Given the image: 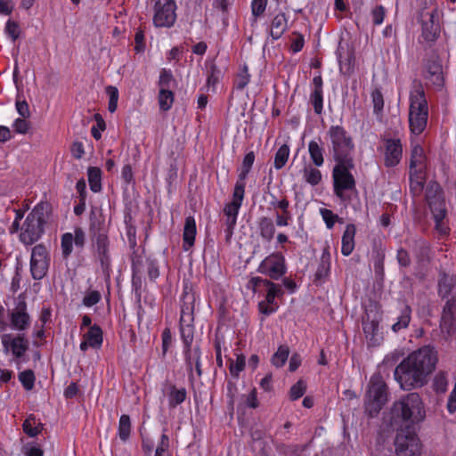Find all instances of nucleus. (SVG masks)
Masks as SVG:
<instances>
[{
    "label": "nucleus",
    "instance_id": "1",
    "mask_svg": "<svg viewBox=\"0 0 456 456\" xmlns=\"http://www.w3.org/2000/svg\"><path fill=\"white\" fill-rule=\"evenodd\" d=\"M437 361L433 347L423 346L412 352L395 370V379L403 390L421 387L435 369Z\"/></svg>",
    "mask_w": 456,
    "mask_h": 456
},
{
    "label": "nucleus",
    "instance_id": "2",
    "mask_svg": "<svg viewBox=\"0 0 456 456\" xmlns=\"http://www.w3.org/2000/svg\"><path fill=\"white\" fill-rule=\"evenodd\" d=\"M52 214V207L46 201L37 203L27 216L20 240L23 244L32 245L37 241L45 232V226L49 222Z\"/></svg>",
    "mask_w": 456,
    "mask_h": 456
},
{
    "label": "nucleus",
    "instance_id": "3",
    "mask_svg": "<svg viewBox=\"0 0 456 456\" xmlns=\"http://www.w3.org/2000/svg\"><path fill=\"white\" fill-rule=\"evenodd\" d=\"M330 140V151L336 163L354 161V142L346 130L338 125L331 126L327 132Z\"/></svg>",
    "mask_w": 456,
    "mask_h": 456
},
{
    "label": "nucleus",
    "instance_id": "4",
    "mask_svg": "<svg viewBox=\"0 0 456 456\" xmlns=\"http://www.w3.org/2000/svg\"><path fill=\"white\" fill-rule=\"evenodd\" d=\"M392 413L407 425L419 424L426 418L424 403L417 393H410L395 402Z\"/></svg>",
    "mask_w": 456,
    "mask_h": 456
},
{
    "label": "nucleus",
    "instance_id": "5",
    "mask_svg": "<svg viewBox=\"0 0 456 456\" xmlns=\"http://www.w3.org/2000/svg\"><path fill=\"white\" fill-rule=\"evenodd\" d=\"M428 105L424 89L415 86L410 93L409 126L413 134H420L426 128Z\"/></svg>",
    "mask_w": 456,
    "mask_h": 456
},
{
    "label": "nucleus",
    "instance_id": "6",
    "mask_svg": "<svg viewBox=\"0 0 456 456\" xmlns=\"http://www.w3.org/2000/svg\"><path fill=\"white\" fill-rule=\"evenodd\" d=\"M354 167V161L348 164L338 162L333 167V191L342 201H349L351 200L350 193L356 191L355 179L350 172Z\"/></svg>",
    "mask_w": 456,
    "mask_h": 456
},
{
    "label": "nucleus",
    "instance_id": "7",
    "mask_svg": "<svg viewBox=\"0 0 456 456\" xmlns=\"http://www.w3.org/2000/svg\"><path fill=\"white\" fill-rule=\"evenodd\" d=\"M387 402V387L379 373L374 374L370 380L365 398V411L370 416L377 415Z\"/></svg>",
    "mask_w": 456,
    "mask_h": 456
},
{
    "label": "nucleus",
    "instance_id": "8",
    "mask_svg": "<svg viewBox=\"0 0 456 456\" xmlns=\"http://www.w3.org/2000/svg\"><path fill=\"white\" fill-rule=\"evenodd\" d=\"M257 271L273 280H279L287 271L286 260L281 252H273L257 267Z\"/></svg>",
    "mask_w": 456,
    "mask_h": 456
},
{
    "label": "nucleus",
    "instance_id": "9",
    "mask_svg": "<svg viewBox=\"0 0 456 456\" xmlns=\"http://www.w3.org/2000/svg\"><path fill=\"white\" fill-rule=\"evenodd\" d=\"M176 4L175 0H156L154 5L153 23L159 28H170L176 20Z\"/></svg>",
    "mask_w": 456,
    "mask_h": 456
},
{
    "label": "nucleus",
    "instance_id": "10",
    "mask_svg": "<svg viewBox=\"0 0 456 456\" xmlns=\"http://www.w3.org/2000/svg\"><path fill=\"white\" fill-rule=\"evenodd\" d=\"M399 456H414L420 452V444L416 434L411 430L400 431L395 441Z\"/></svg>",
    "mask_w": 456,
    "mask_h": 456
},
{
    "label": "nucleus",
    "instance_id": "11",
    "mask_svg": "<svg viewBox=\"0 0 456 456\" xmlns=\"http://www.w3.org/2000/svg\"><path fill=\"white\" fill-rule=\"evenodd\" d=\"M10 327L16 331H24L31 324V317L27 310L24 297H20L13 309L9 313Z\"/></svg>",
    "mask_w": 456,
    "mask_h": 456
},
{
    "label": "nucleus",
    "instance_id": "12",
    "mask_svg": "<svg viewBox=\"0 0 456 456\" xmlns=\"http://www.w3.org/2000/svg\"><path fill=\"white\" fill-rule=\"evenodd\" d=\"M48 268V251L43 244H37L32 248L30 271L36 280L45 276Z\"/></svg>",
    "mask_w": 456,
    "mask_h": 456
},
{
    "label": "nucleus",
    "instance_id": "13",
    "mask_svg": "<svg viewBox=\"0 0 456 456\" xmlns=\"http://www.w3.org/2000/svg\"><path fill=\"white\" fill-rule=\"evenodd\" d=\"M86 244V232L81 227H76L73 232H65L61 238V254L68 258L73 252V246L82 249Z\"/></svg>",
    "mask_w": 456,
    "mask_h": 456
},
{
    "label": "nucleus",
    "instance_id": "14",
    "mask_svg": "<svg viewBox=\"0 0 456 456\" xmlns=\"http://www.w3.org/2000/svg\"><path fill=\"white\" fill-rule=\"evenodd\" d=\"M403 157V146L400 139L388 138L384 140V163L387 167L397 166Z\"/></svg>",
    "mask_w": 456,
    "mask_h": 456
},
{
    "label": "nucleus",
    "instance_id": "15",
    "mask_svg": "<svg viewBox=\"0 0 456 456\" xmlns=\"http://www.w3.org/2000/svg\"><path fill=\"white\" fill-rule=\"evenodd\" d=\"M2 344L7 352H11L14 357H22L28 349V342L24 335L12 336L4 334L1 338Z\"/></svg>",
    "mask_w": 456,
    "mask_h": 456
},
{
    "label": "nucleus",
    "instance_id": "16",
    "mask_svg": "<svg viewBox=\"0 0 456 456\" xmlns=\"http://www.w3.org/2000/svg\"><path fill=\"white\" fill-rule=\"evenodd\" d=\"M281 294V287H269L265 298L258 304L260 313L269 315L276 312L279 307L276 298H279Z\"/></svg>",
    "mask_w": 456,
    "mask_h": 456
},
{
    "label": "nucleus",
    "instance_id": "17",
    "mask_svg": "<svg viewBox=\"0 0 456 456\" xmlns=\"http://www.w3.org/2000/svg\"><path fill=\"white\" fill-rule=\"evenodd\" d=\"M424 77L434 86L442 87L444 85L443 68L437 59H430L425 65Z\"/></svg>",
    "mask_w": 456,
    "mask_h": 456
},
{
    "label": "nucleus",
    "instance_id": "18",
    "mask_svg": "<svg viewBox=\"0 0 456 456\" xmlns=\"http://www.w3.org/2000/svg\"><path fill=\"white\" fill-rule=\"evenodd\" d=\"M98 258L103 273H107L110 268V256L109 252V240L107 235L100 233L95 240Z\"/></svg>",
    "mask_w": 456,
    "mask_h": 456
},
{
    "label": "nucleus",
    "instance_id": "19",
    "mask_svg": "<svg viewBox=\"0 0 456 456\" xmlns=\"http://www.w3.org/2000/svg\"><path fill=\"white\" fill-rule=\"evenodd\" d=\"M322 78L321 76H315L313 78V90L310 94V102L314 107L316 114H322L323 110V91Z\"/></svg>",
    "mask_w": 456,
    "mask_h": 456
},
{
    "label": "nucleus",
    "instance_id": "20",
    "mask_svg": "<svg viewBox=\"0 0 456 456\" xmlns=\"http://www.w3.org/2000/svg\"><path fill=\"white\" fill-rule=\"evenodd\" d=\"M363 331L368 344L371 346H379L383 340V333L376 320L363 322Z\"/></svg>",
    "mask_w": 456,
    "mask_h": 456
},
{
    "label": "nucleus",
    "instance_id": "21",
    "mask_svg": "<svg viewBox=\"0 0 456 456\" xmlns=\"http://www.w3.org/2000/svg\"><path fill=\"white\" fill-rule=\"evenodd\" d=\"M102 344V331L99 326H91L88 331L84 335L80 344L82 351L87 350L88 347L99 348Z\"/></svg>",
    "mask_w": 456,
    "mask_h": 456
},
{
    "label": "nucleus",
    "instance_id": "22",
    "mask_svg": "<svg viewBox=\"0 0 456 456\" xmlns=\"http://www.w3.org/2000/svg\"><path fill=\"white\" fill-rule=\"evenodd\" d=\"M434 13L430 14L428 20H426L422 24L421 40L427 44L434 43L440 33V27L438 22H436Z\"/></svg>",
    "mask_w": 456,
    "mask_h": 456
},
{
    "label": "nucleus",
    "instance_id": "23",
    "mask_svg": "<svg viewBox=\"0 0 456 456\" xmlns=\"http://www.w3.org/2000/svg\"><path fill=\"white\" fill-rule=\"evenodd\" d=\"M240 207L241 206L237 203L230 202L226 204L224 208V213L226 216L225 233L227 239H230L232 235V232L237 223V217Z\"/></svg>",
    "mask_w": 456,
    "mask_h": 456
},
{
    "label": "nucleus",
    "instance_id": "24",
    "mask_svg": "<svg viewBox=\"0 0 456 456\" xmlns=\"http://www.w3.org/2000/svg\"><path fill=\"white\" fill-rule=\"evenodd\" d=\"M355 233V225L353 224H346L341 239V253L346 256H349L354 249Z\"/></svg>",
    "mask_w": 456,
    "mask_h": 456
},
{
    "label": "nucleus",
    "instance_id": "25",
    "mask_svg": "<svg viewBox=\"0 0 456 456\" xmlns=\"http://www.w3.org/2000/svg\"><path fill=\"white\" fill-rule=\"evenodd\" d=\"M197 233L196 229V222L193 216H187L185 218L183 232V249L185 251L189 250L193 245L195 241V237Z\"/></svg>",
    "mask_w": 456,
    "mask_h": 456
},
{
    "label": "nucleus",
    "instance_id": "26",
    "mask_svg": "<svg viewBox=\"0 0 456 456\" xmlns=\"http://www.w3.org/2000/svg\"><path fill=\"white\" fill-rule=\"evenodd\" d=\"M288 28V17L284 12L277 13L272 22L270 27V36L273 40H278L282 37L284 32Z\"/></svg>",
    "mask_w": 456,
    "mask_h": 456
},
{
    "label": "nucleus",
    "instance_id": "27",
    "mask_svg": "<svg viewBox=\"0 0 456 456\" xmlns=\"http://www.w3.org/2000/svg\"><path fill=\"white\" fill-rule=\"evenodd\" d=\"M440 326L442 330L449 336L456 332V318L452 314V305L449 303L444 308Z\"/></svg>",
    "mask_w": 456,
    "mask_h": 456
},
{
    "label": "nucleus",
    "instance_id": "28",
    "mask_svg": "<svg viewBox=\"0 0 456 456\" xmlns=\"http://www.w3.org/2000/svg\"><path fill=\"white\" fill-rule=\"evenodd\" d=\"M308 153L312 160V165L322 167L324 164V148L315 140L308 142Z\"/></svg>",
    "mask_w": 456,
    "mask_h": 456
},
{
    "label": "nucleus",
    "instance_id": "29",
    "mask_svg": "<svg viewBox=\"0 0 456 456\" xmlns=\"http://www.w3.org/2000/svg\"><path fill=\"white\" fill-rule=\"evenodd\" d=\"M319 167L308 164L305 165L302 170L303 180L312 185H318L322 180V172L318 169Z\"/></svg>",
    "mask_w": 456,
    "mask_h": 456
},
{
    "label": "nucleus",
    "instance_id": "30",
    "mask_svg": "<svg viewBox=\"0 0 456 456\" xmlns=\"http://www.w3.org/2000/svg\"><path fill=\"white\" fill-rule=\"evenodd\" d=\"M258 229L259 234L264 240L270 242L273 239L276 228L275 224L272 219L268 217L260 218L258 222Z\"/></svg>",
    "mask_w": 456,
    "mask_h": 456
},
{
    "label": "nucleus",
    "instance_id": "31",
    "mask_svg": "<svg viewBox=\"0 0 456 456\" xmlns=\"http://www.w3.org/2000/svg\"><path fill=\"white\" fill-rule=\"evenodd\" d=\"M425 168L424 150L421 146L415 145L411 150L410 170L417 171L420 169V171H425Z\"/></svg>",
    "mask_w": 456,
    "mask_h": 456
},
{
    "label": "nucleus",
    "instance_id": "32",
    "mask_svg": "<svg viewBox=\"0 0 456 456\" xmlns=\"http://www.w3.org/2000/svg\"><path fill=\"white\" fill-rule=\"evenodd\" d=\"M425 174L420 169L410 170V189L414 195L421 193L424 188Z\"/></svg>",
    "mask_w": 456,
    "mask_h": 456
},
{
    "label": "nucleus",
    "instance_id": "33",
    "mask_svg": "<svg viewBox=\"0 0 456 456\" xmlns=\"http://www.w3.org/2000/svg\"><path fill=\"white\" fill-rule=\"evenodd\" d=\"M411 308L408 305H403L400 309V314L396 318V322L391 327L392 330L397 333L400 330L406 329L411 322Z\"/></svg>",
    "mask_w": 456,
    "mask_h": 456
},
{
    "label": "nucleus",
    "instance_id": "34",
    "mask_svg": "<svg viewBox=\"0 0 456 456\" xmlns=\"http://www.w3.org/2000/svg\"><path fill=\"white\" fill-rule=\"evenodd\" d=\"M88 182L90 185V189L94 192H98L102 189V172L99 167H91L87 170Z\"/></svg>",
    "mask_w": 456,
    "mask_h": 456
},
{
    "label": "nucleus",
    "instance_id": "35",
    "mask_svg": "<svg viewBox=\"0 0 456 456\" xmlns=\"http://www.w3.org/2000/svg\"><path fill=\"white\" fill-rule=\"evenodd\" d=\"M42 430L40 422L34 417L28 416L23 423V431L29 436L34 437L37 436Z\"/></svg>",
    "mask_w": 456,
    "mask_h": 456
},
{
    "label": "nucleus",
    "instance_id": "36",
    "mask_svg": "<svg viewBox=\"0 0 456 456\" xmlns=\"http://www.w3.org/2000/svg\"><path fill=\"white\" fill-rule=\"evenodd\" d=\"M289 147L288 144H282L275 153L274 157V167L279 170L281 169L287 163L289 156Z\"/></svg>",
    "mask_w": 456,
    "mask_h": 456
},
{
    "label": "nucleus",
    "instance_id": "37",
    "mask_svg": "<svg viewBox=\"0 0 456 456\" xmlns=\"http://www.w3.org/2000/svg\"><path fill=\"white\" fill-rule=\"evenodd\" d=\"M131 433V421L128 415L123 414L119 418L118 436L122 441H126Z\"/></svg>",
    "mask_w": 456,
    "mask_h": 456
},
{
    "label": "nucleus",
    "instance_id": "38",
    "mask_svg": "<svg viewBox=\"0 0 456 456\" xmlns=\"http://www.w3.org/2000/svg\"><path fill=\"white\" fill-rule=\"evenodd\" d=\"M433 217L445 218L446 208L444 197L428 202Z\"/></svg>",
    "mask_w": 456,
    "mask_h": 456
},
{
    "label": "nucleus",
    "instance_id": "39",
    "mask_svg": "<svg viewBox=\"0 0 456 456\" xmlns=\"http://www.w3.org/2000/svg\"><path fill=\"white\" fill-rule=\"evenodd\" d=\"M250 82V74L247 65H244L238 72L234 79V87L237 90H243Z\"/></svg>",
    "mask_w": 456,
    "mask_h": 456
},
{
    "label": "nucleus",
    "instance_id": "40",
    "mask_svg": "<svg viewBox=\"0 0 456 456\" xmlns=\"http://www.w3.org/2000/svg\"><path fill=\"white\" fill-rule=\"evenodd\" d=\"M174 102V94L169 89H160L159 94V108L162 110H168L171 109Z\"/></svg>",
    "mask_w": 456,
    "mask_h": 456
},
{
    "label": "nucleus",
    "instance_id": "41",
    "mask_svg": "<svg viewBox=\"0 0 456 456\" xmlns=\"http://www.w3.org/2000/svg\"><path fill=\"white\" fill-rule=\"evenodd\" d=\"M289 350L287 346H280L276 353L272 357L273 364L277 367H282L288 360Z\"/></svg>",
    "mask_w": 456,
    "mask_h": 456
},
{
    "label": "nucleus",
    "instance_id": "42",
    "mask_svg": "<svg viewBox=\"0 0 456 456\" xmlns=\"http://www.w3.org/2000/svg\"><path fill=\"white\" fill-rule=\"evenodd\" d=\"M186 398V390L184 388H172L168 395V403L170 407H175L181 404Z\"/></svg>",
    "mask_w": 456,
    "mask_h": 456
},
{
    "label": "nucleus",
    "instance_id": "43",
    "mask_svg": "<svg viewBox=\"0 0 456 456\" xmlns=\"http://www.w3.org/2000/svg\"><path fill=\"white\" fill-rule=\"evenodd\" d=\"M230 361V373L234 376L238 377L239 374L244 370L246 365V359L243 354H236V359H229Z\"/></svg>",
    "mask_w": 456,
    "mask_h": 456
},
{
    "label": "nucleus",
    "instance_id": "44",
    "mask_svg": "<svg viewBox=\"0 0 456 456\" xmlns=\"http://www.w3.org/2000/svg\"><path fill=\"white\" fill-rule=\"evenodd\" d=\"M443 197V191L436 182H429L426 189V200L428 202Z\"/></svg>",
    "mask_w": 456,
    "mask_h": 456
},
{
    "label": "nucleus",
    "instance_id": "45",
    "mask_svg": "<svg viewBox=\"0 0 456 456\" xmlns=\"http://www.w3.org/2000/svg\"><path fill=\"white\" fill-rule=\"evenodd\" d=\"M320 215L322 216L328 229H332L337 222H341L339 216L330 209L320 208Z\"/></svg>",
    "mask_w": 456,
    "mask_h": 456
},
{
    "label": "nucleus",
    "instance_id": "46",
    "mask_svg": "<svg viewBox=\"0 0 456 456\" xmlns=\"http://www.w3.org/2000/svg\"><path fill=\"white\" fill-rule=\"evenodd\" d=\"M275 216V225L278 227H285L288 226L291 220H292V215L289 208H285V210H280L275 211L274 213Z\"/></svg>",
    "mask_w": 456,
    "mask_h": 456
},
{
    "label": "nucleus",
    "instance_id": "47",
    "mask_svg": "<svg viewBox=\"0 0 456 456\" xmlns=\"http://www.w3.org/2000/svg\"><path fill=\"white\" fill-rule=\"evenodd\" d=\"M106 93L109 95L108 110L113 113L117 110L118 102V90L113 86H109L106 88Z\"/></svg>",
    "mask_w": 456,
    "mask_h": 456
},
{
    "label": "nucleus",
    "instance_id": "48",
    "mask_svg": "<svg viewBox=\"0 0 456 456\" xmlns=\"http://www.w3.org/2000/svg\"><path fill=\"white\" fill-rule=\"evenodd\" d=\"M306 391V384L303 380H298L296 384H294L289 391V398L291 400H297L304 395Z\"/></svg>",
    "mask_w": 456,
    "mask_h": 456
},
{
    "label": "nucleus",
    "instance_id": "49",
    "mask_svg": "<svg viewBox=\"0 0 456 456\" xmlns=\"http://www.w3.org/2000/svg\"><path fill=\"white\" fill-rule=\"evenodd\" d=\"M4 30L6 35L9 37H11L12 42H15L19 38L20 34V28L19 24L11 20H7Z\"/></svg>",
    "mask_w": 456,
    "mask_h": 456
},
{
    "label": "nucleus",
    "instance_id": "50",
    "mask_svg": "<svg viewBox=\"0 0 456 456\" xmlns=\"http://www.w3.org/2000/svg\"><path fill=\"white\" fill-rule=\"evenodd\" d=\"M20 381L26 390H31L34 387L35 376L31 370H24L20 373Z\"/></svg>",
    "mask_w": 456,
    "mask_h": 456
},
{
    "label": "nucleus",
    "instance_id": "51",
    "mask_svg": "<svg viewBox=\"0 0 456 456\" xmlns=\"http://www.w3.org/2000/svg\"><path fill=\"white\" fill-rule=\"evenodd\" d=\"M174 80L173 73L170 69H162L159 75V86L160 89H169L171 82Z\"/></svg>",
    "mask_w": 456,
    "mask_h": 456
},
{
    "label": "nucleus",
    "instance_id": "52",
    "mask_svg": "<svg viewBox=\"0 0 456 456\" xmlns=\"http://www.w3.org/2000/svg\"><path fill=\"white\" fill-rule=\"evenodd\" d=\"M267 0H252L251 12L255 20L262 16L266 9Z\"/></svg>",
    "mask_w": 456,
    "mask_h": 456
},
{
    "label": "nucleus",
    "instance_id": "53",
    "mask_svg": "<svg viewBox=\"0 0 456 456\" xmlns=\"http://www.w3.org/2000/svg\"><path fill=\"white\" fill-rule=\"evenodd\" d=\"M271 200L269 202L270 208L275 211L285 210L289 208V201L284 197L279 200L274 194H270Z\"/></svg>",
    "mask_w": 456,
    "mask_h": 456
},
{
    "label": "nucleus",
    "instance_id": "54",
    "mask_svg": "<svg viewBox=\"0 0 456 456\" xmlns=\"http://www.w3.org/2000/svg\"><path fill=\"white\" fill-rule=\"evenodd\" d=\"M330 270V263L320 261L315 273V281L324 282V279L329 275Z\"/></svg>",
    "mask_w": 456,
    "mask_h": 456
},
{
    "label": "nucleus",
    "instance_id": "55",
    "mask_svg": "<svg viewBox=\"0 0 456 456\" xmlns=\"http://www.w3.org/2000/svg\"><path fill=\"white\" fill-rule=\"evenodd\" d=\"M245 187L246 183L236 182L232 193V200L231 202L237 203L241 206L245 194Z\"/></svg>",
    "mask_w": 456,
    "mask_h": 456
},
{
    "label": "nucleus",
    "instance_id": "56",
    "mask_svg": "<svg viewBox=\"0 0 456 456\" xmlns=\"http://www.w3.org/2000/svg\"><path fill=\"white\" fill-rule=\"evenodd\" d=\"M168 447L169 438L166 434H163L156 449L155 456H171L167 451Z\"/></svg>",
    "mask_w": 456,
    "mask_h": 456
},
{
    "label": "nucleus",
    "instance_id": "57",
    "mask_svg": "<svg viewBox=\"0 0 456 456\" xmlns=\"http://www.w3.org/2000/svg\"><path fill=\"white\" fill-rule=\"evenodd\" d=\"M371 100L374 107V111H380L384 107L383 94L378 88L374 89L371 93Z\"/></svg>",
    "mask_w": 456,
    "mask_h": 456
},
{
    "label": "nucleus",
    "instance_id": "58",
    "mask_svg": "<svg viewBox=\"0 0 456 456\" xmlns=\"http://www.w3.org/2000/svg\"><path fill=\"white\" fill-rule=\"evenodd\" d=\"M386 15L385 8L382 5L375 7L371 12L372 21L375 25H380Z\"/></svg>",
    "mask_w": 456,
    "mask_h": 456
},
{
    "label": "nucleus",
    "instance_id": "59",
    "mask_svg": "<svg viewBox=\"0 0 456 456\" xmlns=\"http://www.w3.org/2000/svg\"><path fill=\"white\" fill-rule=\"evenodd\" d=\"M25 118H17L13 123V128L18 134H26L30 127L29 123Z\"/></svg>",
    "mask_w": 456,
    "mask_h": 456
},
{
    "label": "nucleus",
    "instance_id": "60",
    "mask_svg": "<svg viewBox=\"0 0 456 456\" xmlns=\"http://www.w3.org/2000/svg\"><path fill=\"white\" fill-rule=\"evenodd\" d=\"M101 298V295L97 291H90L83 299L85 305L90 307L97 304Z\"/></svg>",
    "mask_w": 456,
    "mask_h": 456
},
{
    "label": "nucleus",
    "instance_id": "61",
    "mask_svg": "<svg viewBox=\"0 0 456 456\" xmlns=\"http://www.w3.org/2000/svg\"><path fill=\"white\" fill-rule=\"evenodd\" d=\"M181 336L186 346H190L193 339L192 328L189 325L181 326Z\"/></svg>",
    "mask_w": 456,
    "mask_h": 456
},
{
    "label": "nucleus",
    "instance_id": "62",
    "mask_svg": "<svg viewBox=\"0 0 456 456\" xmlns=\"http://www.w3.org/2000/svg\"><path fill=\"white\" fill-rule=\"evenodd\" d=\"M134 42H135L134 51L136 53L143 52V50L145 48V45H144V34H143L142 30H138L135 33Z\"/></svg>",
    "mask_w": 456,
    "mask_h": 456
},
{
    "label": "nucleus",
    "instance_id": "63",
    "mask_svg": "<svg viewBox=\"0 0 456 456\" xmlns=\"http://www.w3.org/2000/svg\"><path fill=\"white\" fill-rule=\"evenodd\" d=\"M446 408L451 414L456 411V381L453 389L449 395Z\"/></svg>",
    "mask_w": 456,
    "mask_h": 456
},
{
    "label": "nucleus",
    "instance_id": "64",
    "mask_svg": "<svg viewBox=\"0 0 456 456\" xmlns=\"http://www.w3.org/2000/svg\"><path fill=\"white\" fill-rule=\"evenodd\" d=\"M434 387L436 392L444 393L446 391L447 380L444 375H440L436 378Z\"/></svg>",
    "mask_w": 456,
    "mask_h": 456
}]
</instances>
